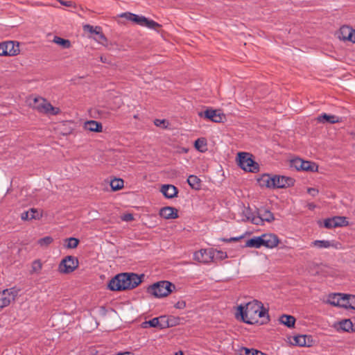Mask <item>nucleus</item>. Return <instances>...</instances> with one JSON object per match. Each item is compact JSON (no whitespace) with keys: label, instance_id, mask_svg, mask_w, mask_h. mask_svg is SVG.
Listing matches in <instances>:
<instances>
[{"label":"nucleus","instance_id":"obj_32","mask_svg":"<svg viewBox=\"0 0 355 355\" xmlns=\"http://www.w3.org/2000/svg\"><path fill=\"white\" fill-rule=\"evenodd\" d=\"M158 317L154 318L150 320H146L141 324V327L144 329L153 327L158 329Z\"/></svg>","mask_w":355,"mask_h":355},{"label":"nucleus","instance_id":"obj_3","mask_svg":"<svg viewBox=\"0 0 355 355\" xmlns=\"http://www.w3.org/2000/svg\"><path fill=\"white\" fill-rule=\"evenodd\" d=\"M175 288V286L173 283L168 281H160L149 286L147 293L159 298L168 295Z\"/></svg>","mask_w":355,"mask_h":355},{"label":"nucleus","instance_id":"obj_53","mask_svg":"<svg viewBox=\"0 0 355 355\" xmlns=\"http://www.w3.org/2000/svg\"><path fill=\"white\" fill-rule=\"evenodd\" d=\"M307 193L313 197H315L318 194L319 191L315 188H308Z\"/></svg>","mask_w":355,"mask_h":355},{"label":"nucleus","instance_id":"obj_36","mask_svg":"<svg viewBox=\"0 0 355 355\" xmlns=\"http://www.w3.org/2000/svg\"><path fill=\"white\" fill-rule=\"evenodd\" d=\"M311 245L318 248H330V241L315 240L311 243Z\"/></svg>","mask_w":355,"mask_h":355},{"label":"nucleus","instance_id":"obj_1","mask_svg":"<svg viewBox=\"0 0 355 355\" xmlns=\"http://www.w3.org/2000/svg\"><path fill=\"white\" fill-rule=\"evenodd\" d=\"M144 275L134 272H121L112 277L107 284L112 291H123L137 287L143 281Z\"/></svg>","mask_w":355,"mask_h":355},{"label":"nucleus","instance_id":"obj_47","mask_svg":"<svg viewBox=\"0 0 355 355\" xmlns=\"http://www.w3.org/2000/svg\"><path fill=\"white\" fill-rule=\"evenodd\" d=\"M131 16L132 17V22L141 26H143L144 21H145L144 20L146 17L142 15L140 16L136 14L132 15Z\"/></svg>","mask_w":355,"mask_h":355},{"label":"nucleus","instance_id":"obj_35","mask_svg":"<svg viewBox=\"0 0 355 355\" xmlns=\"http://www.w3.org/2000/svg\"><path fill=\"white\" fill-rule=\"evenodd\" d=\"M259 242H261V240L259 236H254L246 241L245 247L260 248Z\"/></svg>","mask_w":355,"mask_h":355},{"label":"nucleus","instance_id":"obj_37","mask_svg":"<svg viewBox=\"0 0 355 355\" xmlns=\"http://www.w3.org/2000/svg\"><path fill=\"white\" fill-rule=\"evenodd\" d=\"M145 21H144V24H143V26H145V27H147L148 28H150V29H154V30H156L157 28H161V25L159 24H158L157 22L152 20V19H149L146 17H145Z\"/></svg>","mask_w":355,"mask_h":355},{"label":"nucleus","instance_id":"obj_5","mask_svg":"<svg viewBox=\"0 0 355 355\" xmlns=\"http://www.w3.org/2000/svg\"><path fill=\"white\" fill-rule=\"evenodd\" d=\"M78 259L77 257L68 255L60 263L58 270L61 273L69 274L73 272L78 267Z\"/></svg>","mask_w":355,"mask_h":355},{"label":"nucleus","instance_id":"obj_56","mask_svg":"<svg viewBox=\"0 0 355 355\" xmlns=\"http://www.w3.org/2000/svg\"><path fill=\"white\" fill-rule=\"evenodd\" d=\"M354 32V30L352 29V28H350L349 31V33L347 34V35L345 37V40H347V41H349V42H352V40H353V33Z\"/></svg>","mask_w":355,"mask_h":355},{"label":"nucleus","instance_id":"obj_10","mask_svg":"<svg viewBox=\"0 0 355 355\" xmlns=\"http://www.w3.org/2000/svg\"><path fill=\"white\" fill-rule=\"evenodd\" d=\"M194 259L200 263H209L213 262L211 248L209 249H202L198 252L194 253Z\"/></svg>","mask_w":355,"mask_h":355},{"label":"nucleus","instance_id":"obj_60","mask_svg":"<svg viewBox=\"0 0 355 355\" xmlns=\"http://www.w3.org/2000/svg\"><path fill=\"white\" fill-rule=\"evenodd\" d=\"M265 236V234H262L261 236H259V239L261 240V242H259V247L261 248V246H264L266 248V237Z\"/></svg>","mask_w":355,"mask_h":355},{"label":"nucleus","instance_id":"obj_22","mask_svg":"<svg viewBox=\"0 0 355 355\" xmlns=\"http://www.w3.org/2000/svg\"><path fill=\"white\" fill-rule=\"evenodd\" d=\"M189 185L195 190H200L202 186L201 180L196 175H190L187 178Z\"/></svg>","mask_w":355,"mask_h":355},{"label":"nucleus","instance_id":"obj_39","mask_svg":"<svg viewBox=\"0 0 355 355\" xmlns=\"http://www.w3.org/2000/svg\"><path fill=\"white\" fill-rule=\"evenodd\" d=\"M159 322H158V329H163L168 328V316L162 315L158 317Z\"/></svg>","mask_w":355,"mask_h":355},{"label":"nucleus","instance_id":"obj_34","mask_svg":"<svg viewBox=\"0 0 355 355\" xmlns=\"http://www.w3.org/2000/svg\"><path fill=\"white\" fill-rule=\"evenodd\" d=\"M318 166L315 163L304 160L302 171L314 172L318 170Z\"/></svg>","mask_w":355,"mask_h":355},{"label":"nucleus","instance_id":"obj_2","mask_svg":"<svg viewBox=\"0 0 355 355\" xmlns=\"http://www.w3.org/2000/svg\"><path fill=\"white\" fill-rule=\"evenodd\" d=\"M260 309H261V302L257 300L249 302L245 305L240 304L237 307L236 318L249 324H257L259 323L257 313Z\"/></svg>","mask_w":355,"mask_h":355},{"label":"nucleus","instance_id":"obj_7","mask_svg":"<svg viewBox=\"0 0 355 355\" xmlns=\"http://www.w3.org/2000/svg\"><path fill=\"white\" fill-rule=\"evenodd\" d=\"M274 220V214L269 209L264 207L259 209L257 217L252 218V223L255 225H263L264 221L271 223Z\"/></svg>","mask_w":355,"mask_h":355},{"label":"nucleus","instance_id":"obj_61","mask_svg":"<svg viewBox=\"0 0 355 355\" xmlns=\"http://www.w3.org/2000/svg\"><path fill=\"white\" fill-rule=\"evenodd\" d=\"M58 3L60 4H62V5H64V6H71V1H58Z\"/></svg>","mask_w":355,"mask_h":355},{"label":"nucleus","instance_id":"obj_14","mask_svg":"<svg viewBox=\"0 0 355 355\" xmlns=\"http://www.w3.org/2000/svg\"><path fill=\"white\" fill-rule=\"evenodd\" d=\"M28 105L40 112H44V98L42 97H30L27 100Z\"/></svg>","mask_w":355,"mask_h":355},{"label":"nucleus","instance_id":"obj_46","mask_svg":"<svg viewBox=\"0 0 355 355\" xmlns=\"http://www.w3.org/2000/svg\"><path fill=\"white\" fill-rule=\"evenodd\" d=\"M243 215L245 217V219H243V220H247V221H251L252 222V218L257 217V216H255L252 212L251 209L249 207L245 208L244 210L243 211Z\"/></svg>","mask_w":355,"mask_h":355},{"label":"nucleus","instance_id":"obj_43","mask_svg":"<svg viewBox=\"0 0 355 355\" xmlns=\"http://www.w3.org/2000/svg\"><path fill=\"white\" fill-rule=\"evenodd\" d=\"M42 268V263L40 259L35 260L32 263L31 273H38Z\"/></svg>","mask_w":355,"mask_h":355},{"label":"nucleus","instance_id":"obj_41","mask_svg":"<svg viewBox=\"0 0 355 355\" xmlns=\"http://www.w3.org/2000/svg\"><path fill=\"white\" fill-rule=\"evenodd\" d=\"M266 315V321H263L261 322V324L266 323L270 320L269 315H268V311L263 307V304L261 303V309H260L258 311L257 316L259 317V319L261 318H265Z\"/></svg>","mask_w":355,"mask_h":355},{"label":"nucleus","instance_id":"obj_38","mask_svg":"<svg viewBox=\"0 0 355 355\" xmlns=\"http://www.w3.org/2000/svg\"><path fill=\"white\" fill-rule=\"evenodd\" d=\"M340 293H332L330 294L328 297L327 303L335 306H338L340 305L339 301Z\"/></svg>","mask_w":355,"mask_h":355},{"label":"nucleus","instance_id":"obj_28","mask_svg":"<svg viewBox=\"0 0 355 355\" xmlns=\"http://www.w3.org/2000/svg\"><path fill=\"white\" fill-rule=\"evenodd\" d=\"M53 42L60 45L63 49H69L71 46L70 40L58 36L53 37Z\"/></svg>","mask_w":355,"mask_h":355},{"label":"nucleus","instance_id":"obj_13","mask_svg":"<svg viewBox=\"0 0 355 355\" xmlns=\"http://www.w3.org/2000/svg\"><path fill=\"white\" fill-rule=\"evenodd\" d=\"M276 179L277 189H284L293 187L295 182L293 178L284 175H277Z\"/></svg>","mask_w":355,"mask_h":355},{"label":"nucleus","instance_id":"obj_40","mask_svg":"<svg viewBox=\"0 0 355 355\" xmlns=\"http://www.w3.org/2000/svg\"><path fill=\"white\" fill-rule=\"evenodd\" d=\"M35 212H37V209H33V208L30 209L29 211H24L23 213H21V218L23 220L33 219L34 216L33 214H35Z\"/></svg>","mask_w":355,"mask_h":355},{"label":"nucleus","instance_id":"obj_59","mask_svg":"<svg viewBox=\"0 0 355 355\" xmlns=\"http://www.w3.org/2000/svg\"><path fill=\"white\" fill-rule=\"evenodd\" d=\"M132 15H134V14L131 13V12H124V13H122L120 15V17H125L126 19L132 21V16H130Z\"/></svg>","mask_w":355,"mask_h":355},{"label":"nucleus","instance_id":"obj_64","mask_svg":"<svg viewBox=\"0 0 355 355\" xmlns=\"http://www.w3.org/2000/svg\"><path fill=\"white\" fill-rule=\"evenodd\" d=\"M52 241L53 239L51 236H46V245L50 244Z\"/></svg>","mask_w":355,"mask_h":355},{"label":"nucleus","instance_id":"obj_24","mask_svg":"<svg viewBox=\"0 0 355 355\" xmlns=\"http://www.w3.org/2000/svg\"><path fill=\"white\" fill-rule=\"evenodd\" d=\"M207 141L205 137L198 138L194 142V147L201 153H204L207 150Z\"/></svg>","mask_w":355,"mask_h":355},{"label":"nucleus","instance_id":"obj_4","mask_svg":"<svg viewBox=\"0 0 355 355\" xmlns=\"http://www.w3.org/2000/svg\"><path fill=\"white\" fill-rule=\"evenodd\" d=\"M238 165L245 171L257 173L259 171V164L253 159V155L249 153L240 152L237 154Z\"/></svg>","mask_w":355,"mask_h":355},{"label":"nucleus","instance_id":"obj_18","mask_svg":"<svg viewBox=\"0 0 355 355\" xmlns=\"http://www.w3.org/2000/svg\"><path fill=\"white\" fill-rule=\"evenodd\" d=\"M84 128L87 130L94 132H101L103 130L102 123L94 120L86 121Z\"/></svg>","mask_w":355,"mask_h":355},{"label":"nucleus","instance_id":"obj_16","mask_svg":"<svg viewBox=\"0 0 355 355\" xmlns=\"http://www.w3.org/2000/svg\"><path fill=\"white\" fill-rule=\"evenodd\" d=\"M317 121L322 123L334 124L341 121L340 118L336 115H330L322 113L317 117Z\"/></svg>","mask_w":355,"mask_h":355},{"label":"nucleus","instance_id":"obj_6","mask_svg":"<svg viewBox=\"0 0 355 355\" xmlns=\"http://www.w3.org/2000/svg\"><path fill=\"white\" fill-rule=\"evenodd\" d=\"M200 117L206 119L214 123H221L226 119L224 113L220 110H214L211 107L207 108L204 112L198 113Z\"/></svg>","mask_w":355,"mask_h":355},{"label":"nucleus","instance_id":"obj_54","mask_svg":"<svg viewBox=\"0 0 355 355\" xmlns=\"http://www.w3.org/2000/svg\"><path fill=\"white\" fill-rule=\"evenodd\" d=\"M330 247H333L336 249H341L342 245L339 242L335 241H330Z\"/></svg>","mask_w":355,"mask_h":355},{"label":"nucleus","instance_id":"obj_8","mask_svg":"<svg viewBox=\"0 0 355 355\" xmlns=\"http://www.w3.org/2000/svg\"><path fill=\"white\" fill-rule=\"evenodd\" d=\"M348 225L349 222L345 216H336L326 218L324 220V227L327 229L347 227Z\"/></svg>","mask_w":355,"mask_h":355},{"label":"nucleus","instance_id":"obj_11","mask_svg":"<svg viewBox=\"0 0 355 355\" xmlns=\"http://www.w3.org/2000/svg\"><path fill=\"white\" fill-rule=\"evenodd\" d=\"M71 121H62L57 124L55 130L60 135L67 136L72 133L73 128Z\"/></svg>","mask_w":355,"mask_h":355},{"label":"nucleus","instance_id":"obj_55","mask_svg":"<svg viewBox=\"0 0 355 355\" xmlns=\"http://www.w3.org/2000/svg\"><path fill=\"white\" fill-rule=\"evenodd\" d=\"M176 309H182L186 307V302L184 301H179L175 304Z\"/></svg>","mask_w":355,"mask_h":355},{"label":"nucleus","instance_id":"obj_58","mask_svg":"<svg viewBox=\"0 0 355 355\" xmlns=\"http://www.w3.org/2000/svg\"><path fill=\"white\" fill-rule=\"evenodd\" d=\"M243 237V236H239V237H231L230 239H223L222 241H225V242H231V241H237L239 240H240L241 239H242Z\"/></svg>","mask_w":355,"mask_h":355},{"label":"nucleus","instance_id":"obj_57","mask_svg":"<svg viewBox=\"0 0 355 355\" xmlns=\"http://www.w3.org/2000/svg\"><path fill=\"white\" fill-rule=\"evenodd\" d=\"M122 219L125 221H132L134 219V217L132 214H126L123 216Z\"/></svg>","mask_w":355,"mask_h":355},{"label":"nucleus","instance_id":"obj_25","mask_svg":"<svg viewBox=\"0 0 355 355\" xmlns=\"http://www.w3.org/2000/svg\"><path fill=\"white\" fill-rule=\"evenodd\" d=\"M257 182L261 187L271 189L270 182V174L263 173L257 178Z\"/></svg>","mask_w":355,"mask_h":355},{"label":"nucleus","instance_id":"obj_27","mask_svg":"<svg viewBox=\"0 0 355 355\" xmlns=\"http://www.w3.org/2000/svg\"><path fill=\"white\" fill-rule=\"evenodd\" d=\"M213 262L216 260H223L227 257V252L216 249L211 248Z\"/></svg>","mask_w":355,"mask_h":355},{"label":"nucleus","instance_id":"obj_48","mask_svg":"<svg viewBox=\"0 0 355 355\" xmlns=\"http://www.w3.org/2000/svg\"><path fill=\"white\" fill-rule=\"evenodd\" d=\"M168 328L175 327L180 324V318L175 316H168Z\"/></svg>","mask_w":355,"mask_h":355},{"label":"nucleus","instance_id":"obj_17","mask_svg":"<svg viewBox=\"0 0 355 355\" xmlns=\"http://www.w3.org/2000/svg\"><path fill=\"white\" fill-rule=\"evenodd\" d=\"M293 340L295 341V345L304 347V346H311V343L313 341L311 336L307 335H297L293 337Z\"/></svg>","mask_w":355,"mask_h":355},{"label":"nucleus","instance_id":"obj_12","mask_svg":"<svg viewBox=\"0 0 355 355\" xmlns=\"http://www.w3.org/2000/svg\"><path fill=\"white\" fill-rule=\"evenodd\" d=\"M159 215L165 219H175L179 217L178 210L173 207H164L159 210Z\"/></svg>","mask_w":355,"mask_h":355},{"label":"nucleus","instance_id":"obj_33","mask_svg":"<svg viewBox=\"0 0 355 355\" xmlns=\"http://www.w3.org/2000/svg\"><path fill=\"white\" fill-rule=\"evenodd\" d=\"M123 180L121 178H114L110 181V187L113 191H119L123 187Z\"/></svg>","mask_w":355,"mask_h":355},{"label":"nucleus","instance_id":"obj_63","mask_svg":"<svg viewBox=\"0 0 355 355\" xmlns=\"http://www.w3.org/2000/svg\"><path fill=\"white\" fill-rule=\"evenodd\" d=\"M34 216L33 219L39 218L40 216H42V212L37 210V212L35 214H33Z\"/></svg>","mask_w":355,"mask_h":355},{"label":"nucleus","instance_id":"obj_26","mask_svg":"<svg viewBox=\"0 0 355 355\" xmlns=\"http://www.w3.org/2000/svg\"><path fill=\"white\" fill-rule=\"evenodd\" d=\"M8 291L3 290L0 292V309L8 306L12 301L9 297Z\"/></svg>","mask_w":355,"mask_h":355},{"label":"nucleus","instance_id":"obj_50","mask_svg":"<svg viewBox=\"0 0 355 355\" xmlns=\"http://www.w3.org/2000/svg\"><path fill=\"white\" fill-rule=\"evenodd\" d=\"M348 301L349 309L355 310V295L348 294Z\"/></svg>","mask_w":355,"mask_h":355},{"label":"nucleus","instance_id":"obj_15","mask_svg":"<svg viewBox=\"0 0 355 355\" xmlns=\"http://www.w3.org/2000/svg\"><path fill=\"white\" fill-rule=\"evenodd\" d=\"M160 191L165 198L169 199L176 197L178 193V188L173 184H163Z\"/></svg>","mask_w":355,"mask_h":355},{"label":"nucleus","instance_id":"obj_49","mask_svg":"<svg viewBox=\"0 0 355 355\" xmlns=\"http://www.w3.org/2000/svg\"><path fill=\"white\" fill-rule=\"evenodd\" d=\"M5 291H8L9 297L11 300H14L15 298L18 295L19 289H17L15 287L10 288L9 289H5Z\"/></svg>","mask_w":355,"mask_h":355},{"label":"nucleus","instance_id":"obj_30","mask_svg":"<svg viewBox=\"0 0 355 355\" xmlns=\"http://www.w3.org/2000/svg\"><path fill=\"white\" fill-rule=\"evenodd\" d=\"M240 355H266L259 350L254 349H248L247 347H241L239 350Z\"/></svg>","mask_w":355,"mask_h":355},{"label":"nucleus","instance_id":"obj_31","mask_svg":"<svg viewBox=\"0 0 355 355\" xmlns=\"http://www.w3.org/2000/svg\"><path fill=\"white\" fill-rule=\"evenodd\" d=\"M339 327L343 331L349 332L353 329V324L349 319H344L339 322Z\"/></svg>","mask_w":355,"mask_h":355},{"label":"nucleus","instance_id":"obj_20","mask_svg":"<svg viewBox=\"0 0 355 355\" xmlns=\"http://www.w3.org/2000/svg\"><path fill=\"white\" fill-rule=\"evenodd\" d=\"M266 241V248H273L279 243V239L278 236L274 234H265Z\"/></svg>","mask_w":355,"mask_h":355},{"label":"nucleus","instance_id":"obj_51","mask_svg":"<svg viewBox=\"0 0 355 355\" xmlns=\"http://www.w3.org/2000/svg\"><path fill=\"white\" fill-rule=\"evenodd\" d=\"M277 177V175L270 174V187L272 189H277V182H276Z\"/></svg>","mask_w":355,"mask_h":355},{"label":"nucleus","instance_id":"obj_44","mask_svg":"<svg viewBox=\"0 0 355 355\" xmlns=\"http://www.w3.org/2000/svg\"><path fill=\"white\" fill-rule=\"evenodd\" d=\"M350 27L347 26H343L340 28V33L338 35V38L341 40L345 41V37L349 33V31L350 30Z\"/></svg>","mask_w":355,"mask_h":355},{"label":"nucleus","instance_id":"obj_23","mask_svg":"<svg viewBox=\"0 0 355 355\" xmlns=\"http://www.w3.org/2000/svg\"><path fill=\"white\" fill-rule=\"evenodd\" d=\"M61 113L59 107L53 106L50 102L46 100V116H55Z\"/></svg>","mask_w":355,"mask_h":355},{"label":"nucleus","instance_id":"obj_45","mask_svg":"<svg viewBox=\"0 0 355 355\" xmlns=\"http://www.w3.org/2000/svg\"><path fill=\"white\" fill-rule=\"evenodd\" d=\"M304 160L300 158H296L291 161L292 166L295 167L297 171H302Z\"/></svg>","mask_w":355,"mask_h":355},{"label":"nucleus","instance_id":"obj_42","mask_svg":"<svg viewBox=\"0 0 355 355\" xmlns=\"http://www.w3.org/2000/svg\"><path fill=\"white\" fill-rule=\"evenodd\" d=\"M340 305L338 306L349 309L348 307V294L340 293L339 296Z\"/></svg>","mask_w":355,"mask_h":355},{"label":"nucleus","instance_id":"obj_9","mask_svg":"<svg viewBox=\"0 0 355 355\" xmlns=\"http://www.w3.org/2000/svg\"><path fill=\"white\" fill-rule=\"evenodd\" d=\"M85 31H87L90 33L94 34L96 37L94 38L98 43L104 44L107 42V38L102 31L101 26H93L89 24H86L83 26Z\"/></svg>","mask_w":355,"mask_h":355},{"label":"nucleus","instance_id":"obj_52","mask_svg":"<svg viewBox=\"0 0 355 355\" xmlns=\"http://www.w3.org/2000/svg\"><path fill=\"white\" fill-rule=\"evenodd\" d=\"M0 56H8V50L5 46L4 42L0 43Z\"/></svg>","mask_w":355,"mask_h":355},{"label":"nucleus","instance_id":"obj_62","mask_svg":"<svg viewBox=\"0 0 355 355\" xmlns=\"http://www.w3.org/2000/svg\"><path fill=\"white\" fill-rule=\"evenodd\" d=\"M306 207L309 210H313L316 207V205L313 202H310L307 204Z\"/></svg>","mask_w":355,"mask_h":355},{"label":"nucleus","instance_id":"obj_29","mask_svg":"<svg viewBox=\"0 0 355 355\" xmlns=\"http://www.w3.org/2000/svg\"><path fill=\"white\" fill-rule=\"evenodd\" d=\"M80 243L78 239L70 237L64 239V247L67 249L76 248Z\"/></svg>","mask_w":355,"mask_h":355},{"label":"nucleus","instance_id":"obj_19","mask_svg":"<svg viewBox=\"0 0 355 355\" xmlns=\"http://www.w3.org/2000/svg\"><path fill=\"white\" fill-rule=\"evenodd\" d=\"M4 44L8 50V56H14L19 53L20 49L19 42L14 41H6L4 42Z\"/></svg>","mask_w":355,"mask_h":355},{"label":"nucleus","instance_id":"obj_21","mask_svg":"<svg viewBox=\"0 0 355 355\" xmlns=\"http://www.w3.org/2000/svg\"><path fill=\"white\" fill-rule=\"evenodd\" d=\"M279 322L281 324L286 326L288 328H293L295 324V318L293 315L283 314L279 318Z\"/></svg>","mask_w":355,"mask_h":355}]
</instances>
